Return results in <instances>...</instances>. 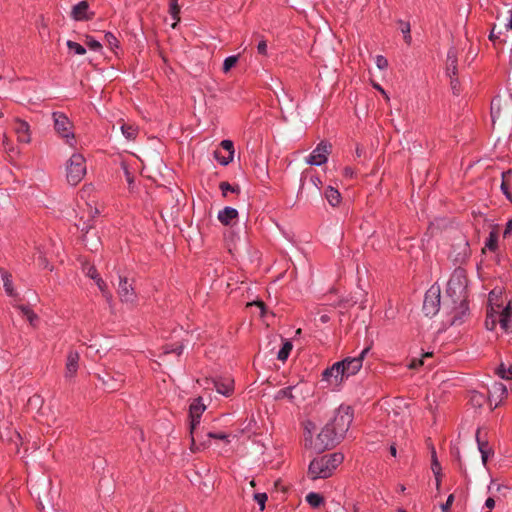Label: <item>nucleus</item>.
<instances>
[{
	"mask_svg": "<svg viewBox=\"0 0 512 512\" xmlns=\"http://www.w3.org/2000/svg\"><path fill=\"white\" fill-rule=\"evenodd\" d=\"M389 450H390V454H391L393 457H396V455H397V449H396V446H395L394 444H392V445L390 446V449H389Z\"/></svg>",
	"mask_w": 512,
	"mask_h": 512,
	"instance_id": "0e129e2a",
	"label": "nucleus"
},
{
	"mask_svg": "<svg viewBox=\"0 0 512 512\" xmlns=\"http://www.w3.org/2000/svg\"><path fill=\"white\" fill-rule=\"evenodd\" d=\"M93 12L89 10V3L87 1H80L72 7L71 17L76 21H86L92 19Z\"/></svg>",
	"mask_w": 512,
	"mask_h": 512,
	"instance_id": "4468645a",
	"label": "nucleus"
},
{
	"mask_svg": "<svg viewBox=\"0 0 512 512\" xmlns=\"http://www.w3.org/2000/svg\"><path fill=\"white\" fill-rule=\"evenodd\" d=\"M0 276L6 294L10 297H15L17 293L13 286L12 275L4 268H0Z\"/></svg>",
	"mask_w": 512,
	"mask_h": 512,
	"instance_id": "aec40b11",
	"label": "nucleus"
},
{
	"mask_svg": "<svg viewBox=\"0 0 512 512\" xmlns=\"http://www.w3.org/2000/svg\"><path fill=\"white\" fill-rule=\"evenodd\" d=\"M81 231L85 232V234L83 235V239H82L85 246L91 251H97L99 248V245H100L99 238L96 235H94V238L92 239V241H89V238H88L89 227L86 225H83V227L81 228Z\"/></svg>",
	"mask_w": 512,
	"mask_h": 512,
	"instance_id": "b1692460",
	"label": "nucleus"
},
{
	"mask_svg": "<svg viewBox=\"0 0 512 512\" xmlns=\"http://www.w3.org/2000/svg\"><path fill=\"white\" fill-rule=\"evenodd\" d=\"M299 390L298 385H291L287 386L283 389H280L277 391L275 395L276 400L287 398L291 403H295L297 396L294 392H297Z\"/></svg>",
	"mask_w": 512,
	"mask_h": 512,
	"instance_id": "4be33fe9",
	"label": "nucleus"
},
{
	"mask_svg": "<svg viewBox=\"0 0 512 512\" xmlns=\"http://www.w3.org/2000/svg\"><path fill=\"white\" fill-rule=\"evenodd\" d=\"M67 47L70 51H72L76 55H84L86 53V49L79 43L68 40Z\"/></svg>",
	"mask_w": 512,
	"mask_h": 512,
	"instance_id": "58836bf2",
	"label": "nucleus"
},
{
	"mask_svg": "<svg viewBox=\"0 0 512 512\" xmlns=\"http://www.w3.org/2000/svg\"><path fill=\"white\" fill-rule=\"evenodd\" d=\"M238 217V211L237 209L226 206L222 210L218 212L217 218L223 225H230L232 223V220L236 219Z\"/></svg>",
	"mask_w": 512,
	"mask_h": 512,
	"instance_id": "6ab92c4d",
	"label": "nucleus"
},
{
	"mask_svg": "<svg viewBox=\"0 0 512 512\" xmlns=\"http://www.w3.org/2000/svg\"><path fill=\"white\" fill-rule=\"evenodd\" d=\"M453 501H454V495L450 494L448 496L446 502L441 505L442 512H449Z\"/></svg>",
	"mask_w": 512,
	"mask_h": 512,
	"instance_id": "3c124183",
	"label": "nucleus"
},
{
	"mask_svg": "<svg viewBox=\"0 0 512 512\" xmlns=\"http://www.w3.org/2000/svg\"><path fill=\"white\" fill-rule=\"evenodd\" d=\"M80 355L75 350H70L66 357L64 378L67 382H72L79 369Z\"/></svg>",
	"mask_w": 512,
	"mask_h": 512,
	"instance_id": "f8f14e48",
	"label": "nucleus"
},
{
	"mask_svg": "<svg viewBox=\"0 0 512 512\" xmlns=\"http://www.w3.org/2000/svg\"><path fill=\"white\" fill-rule=\"evenodd\" d=\"M52 119L54 123L55 131L66 140V143L70 146H74L75 144V135L72 131V122L70 119L62 112H53Z\"/></svg>",
	"mask_w": 512,
	"mask_h": 512,
	"instance_id": "423d86ee",
	"label": "nucleus"
},
{
	"mask_svg": "<svg viewBox=\"0 0 512 512\" xmlns=\"http://www.w3.org/2000/svg\"><path fill=\"white\" fill-rule=\"evenodd\" d=\"M512 233V218L507 222L505 230H504V237Z\"/></svg>",
	"mask_w": 512,
	"mask_h": 512,
	"instance_id": "4d7b16f0",
	"label": "nucleus"
},
{
	"mask_svg": "<svg viewBox=\"0 0 512 512\" xmlns=\"http://www.w3.org/2000/svg\"><path fill=\"white\" fill-rule=\"evenodd\" d=\"M497 245H498L497 232L491 231L485 241V247L487 249H489L490 251H495L497 249Z\"/></svg>",
	"mask_w": 512,
	"mask_h": 512,
	"instance_id": "2f4dec72",
	"label": "nucleus"
},
{
	"mask_svg": "<svg viewBox=\"0 0 512 512\" xmlns=\"http://www.w3.org/2000/svg\"><path fill=\"white\" fill-rule=\"evenodd\" d=\"M239 55H230L226 57L223 61V72L227 73L229 72L238 62Z\"/></svg>",
	"mask_w": 512,
	"mask_h": 512,
	"instance_id": "72a5a7b5",
	"label": "nucleus"
},
{
	"mask_svg": "<svg viewBox=\"0 0 512 512\" xmlns=\"http://www.w3.org/2000/svg\"><path fill=\"white\" fill-rule=\"evenodd\" d=\"M206 437L208 439H218V440H225L229 442L228 438L229 435L223 432H207Z\"/></svg>",
	"mask_w": 512,
	"mask_h": 512,
	"instance_id": "c03bdc74",
	"label": "nucleus"
},
{
	"mask_svg": "<svg viewBox=\"0 0 512 512\" xmlns=\"http://www.w3.org/2000/svg\"><path fill=\"white\" fill-rule=\"evenodd\" d=\"M13 129L17 134L18 141L21 143L28 144L31 141L30 126L29 124L21 119H15Z\"/></svg>",
	"mask_w": 512,
	"mask_h": 512,
	"instance_id": "2eb2a0df",
	"label": "nucleus"
},
{
	"mask_svg": "<svg viewBox=\"0 0 512 512\" xmlns=\"http://www.w3.org/2000/svg\"><path fill=\"white\" fill-rule=\"evenodd\" d=\"M87 167L84 156L73 153L66 163V179L70 185L79 184L86 175Z\"/></svg>",
	"mask_w": 512,
	"mask_h": 512,
	"instance_id": "20e7f679",
	"label": "nucleus"
},
{
	"mask_svg": "<svg viewBox=\"0 0 512 512\" xmlns=\"http://www.w3.org/2000/svg\"><path fill=\"white\" fill-rule=\"evenodd\" d=\"M117 293L123 303L133 304L137 300L135 289L127 277L119 276Z\"/></svg>",
	"mask_w": 512,
	"mask_h": 512,
	"instance_id": "9b49d317",
	"label": "nucleus"
},
{
	"mask_svg": "<svg viewBox=\"0 0 512 512\" xmlns=\"http://www.w3.org/2000/svg\"><path fill=\"white\" fill-rule=\"evenodd\" d=\"M498 323V311L491 308L490 311L487 312L485 326L487 330L493 331Z\"/></svg>",
	"mask_w": 512,
	"mask_h": 512,
	"instance_id": "cd10ccee",
	"label": "nucleus"
},
{
	"mask_svg": "<svg viewBox=\"0 0 512 512\" xmlns=\"http://www.w3.org/2000/svg\"><path fill=\"white\" fill-rule=\"evenodd\" d=\"M22 314L27 318L31 325L38 319L37 315L27 306H20Z\"/></svg>",
	"mask_w": 512,
	"mask_h": 512,
	"instance_id": "a19ab883",
	"label": "nucleus"
},
{
	"mask_svg": "<svg viewBox=\"0 0 512 512\" xmlns=\"http://www.w3.org/2000/svg\"><path fill=\"white\" fill-rule=\"evenodd\" d=\"M254 500L260 506V509L263 510L267 501V495L265 493H256L254 494Z\"/></svg>",
	"mask_w": 512,
	"mask_h": 512,
	"instance_id": "49530a36",
	"label": "nucleus"
},
{
	"mask_svg": "<svg viewBox=\"0 0 512 512\" xmlns=\"http://www.w3.org/2000/svg\"><path fill=\"white\" fill-rule=\"evenodd\" d=\"M441 305V293L440 287L432 285L425 293L423 301V311L426 316H435L440 309Z\"/></svg>",
	"mask_w": 512,
	"mask_h": 512,
	"instance_id": "0eeeda50",
	"label": "nucleus"
},
{
	"mask_svg": "<svg viewBox=\"0 0 512 512\" xmlns=\"http://www.w3.org/2000/svg\"><path fill=\"white\" fill-rule=\"evenodd\" d=\"M331 145L326 141H321L315 149L309 154L306 163L313 166H321L328 161Z\"/></svg>",
	"mask_w": 512,
	"mask_h": 512,
	"instance_id": "9d476101",
	"label": "nucleus"
},
{
	"mask_svg": "<svg viewBox=\"0 0 512 512\" xmlns=\"http://www.w3.org/2000/svg\"><path fill=\"white\" fill-rule=\"evenodd\" d=\"M374 87L379 90L387 99H389V97L387 96L386 94V91L379 85V84H375Z\"/></svg>",
	"mask_w": 512,
	"mask_h": 512,
	"instance_id": "e2e57ef3",
	"label": "nucleus"
},
{
	"mask_svg": "<svg viewBox=\"0 0 512 512\" xmlns=\"http://www.w3.org/2000/svg\"><path fill=\"white\" fill-rule=\"evenodd\" d=\"M362 154H363V148L360 147V146H357V148H356V156L357 157H361Z\"/></svg>",
	"mask_w": 512,
	"mask_h": 512,
	"instance_id": "338daca9",
	"label": "nucleus"
},
{
	"mask_svg": "<svg viewBox=\"0 0 512 512\" xmlns=\"http://www.w3.org/2000/svg\"><path fill=\"white\" fill-rule=\"evenodd\" d=\"M257 51L259 54L266 56L267 55V43L264 39L260 40L257 45Z\"/></svg>",
	"mask_w": 512,
	"mask_h": 512,
	"instance_id": "603ef678",
	"label": "nucleus"
},
{
	"mask_svg": "<svg viewBox=\"0 0 512 512\" xmlns=\"http://www.w3.org/2000/svg\"><path fill=\"white\" fill-rule=\"evenodd\" d=\"M370 347L364 348L358 356L356 357H347L342 361H338V363H343V370L346 378L348 379L350 376L355 375L359 372V370L363 366V360L365 356L368 354Z\"/></svg>",
	"mask_w": 512,
	"mask_h": 512,
	"instance_id": "1a4fd4ad",
	"label": "nucleus"
},
{
	"mask_svg": "<svg viewBox=\"0 0 512 512\" xmlns=\"http://www.w3.org/2000/svg\"><path fill=\"white\" fill-rule=\"evenodd\" d=\"M86 44L92 51H99L102 47L101 43L93 37H87Z\"/></svg>",
	"mask_w": 512,
	"mask_h": 512,
	"instance_id": "a18cd8bd",
	"label": "nucleus"
},
{
	"mask_svg": "<svg viewBox=\"0 0 512 512\" xmlns=\"http://www.w3.org/2000/svg\"><path fill=\"white\" fill-rule=\"evenodd\" d=\"M180 12V7L178 5V0H170L169 3V13L174 20H178V14Z\"/></svg>",
	"mask_w": 512,
	"mask_h": 512,
	"instance_id": "37998d69",
	"label": "nucleus"
},
{
	"mask_svg": "<svg viewBox=\"0 0 512 512\" xmlns=\"http://www.w3.org/2000/svg\"><path fill=\"white\" fill-rule=\"evenodd\" d=\"M256 305L260 307L261 309V315H264V312H265V305L263 302H256Z\"/></svg>",
	"mask_w": 512,
	"mask_h": 512,
	"instance_id": "69168bd1",
	"label": "nucleus"
},
{
	"mask_svg": "<svg viewBox=\"0 0 512 512\" xmlns=\"http://www.w3.org/2000/svg\"><path fill=\"white\" fill-rule=\"evenodd\" d=\"M233 157L234 155H228L227 157H223V158H218V162L223 165V166H226L228 165L230 162L233 161Z\"/></svg>",
	"mask_w": 512,
	"mask_h": 512,
	"instance_id": "5fc2aeb1",
	"label": "nucleus"
},
{
	"mask_svg": "<svg viewBox=\"0 0 512 512\" xmlns=\"http://www.w3.org/2000/svg\"><path fill=\"white\" fill-rule=\"evenodd\" d=\"M206 406L203 404L201 398L195 399L189 408L190 416V436H192L193 444L196 445V441L199 437L198 426H200V419L202 413L205 411Z\"/></svg>",
	"mask_w": 512,
	"mask_h": 512,
	"instance_id": "6e6552de",
	"label": "nucleus"
},
{
	"mask_svg": "<svg viewBox=\"0 0 512 512\" xmlns=\"http://www.w3.org/2000/svg\"><path fill=\"white\" fill-rule=\"evenodd\" d=\"M306 501L312 508H318L324 503V498L319 493L310 492L306 495Z\"/></svg>",
	"mask_w": 512,
	"mask_h": 512,
	"instance_id": "c85d7f7f",
	"label": "nucleus"
},
{
	"mask_svg": "<svg viewBox=\"0 0 512 512\" xmlns=\"http://www.w3.org/2000/svg\"><path fill=\"white\" fill-rule=\"evenodd\" d=\"M431 470L435 476L436 489L439 490L441 485V465L437 459L436 451L434 449H432Z\"/></svg>",
	"mask_w": 512,
	"mask_h": 512,
	"instance_id": "5701e85b",
	"label": "nucleus"
},
{
	"mask_svg": "<svg viewBox=\"0 0 512 512\" xmlns=\"http://www.w3.org/2000/svg\"><path fill=\"white\" fill-rule=\"evenodd\" d=\"M497 103H499V99L494 98V99L492 100V103H491V113H492V117H493V118L495 117V116H494V107H495V105H496Z\"/></svg>",
	"mask_w": 512,
	"mask_h": 512,
	"instance_id": "680f3d73",
	"label": "nucleus"
},
{
	"mask_svg": "<svg viewBox=\"0 0 512 512\" xmlns=\"http://www.w3.org/2000/svg\"><path fill=\"white\" fill-rule=\"evenodd\" d=\"M489 402L494 407H498L502 400L507 396L508 389L506 385L501 382H494L488 390Z\"/></svg>",
	"mask_w": 512,
	"mask_h": 512,
	"instance_id": "ddd939ff",
	"label": "nucleus"
},
{
	"mask_svg": "<svg viewBox=\"0 0 512 512\" xmlns=\"http://www.w3.org/2000/svg\"><path fill=\"white\" fill-rule=\"evenodd\" d=\"M82 270L84 274L87 277L91 278L92 280L96 279L99 276L95 266L90 265L89 263L83 264Z\"/></svg>",
	"mask_w": 512,
	"mask_h": 512,
	"instance_id": "ea45409f",
	"label": "nucleus"
},
{
	"mask_svg": "<svg viewBox=\"0 0 512 512\" xmlns=\"http://www.w3.org/2000/svg\"><path fill=\"white\" fill-rule=\"evenodd\" d=\"M476 442L478 450L481 454L482 463L485 466L487 464L489 457L493 455V449L489 445V442L487 440L482 439L480 429H478L476 432Z\"/></svg>",
	"mask_w": 512,
	"mask_h": 512,
	"instance_id": "dca6fc26",
	"label": "nucleus"
},
{
	"mask_svg": "<svg viewBox=\"0 0 512 512\" xmlns=\"http://www.w3.org/2000/svg\"><path fill=\"white\" fill-rule=\"evenodd\" d=\"M310 182L311 184L314 186V188L316 189V191L318 193H320V185L322 184L320 178L318 176H311L310 177Z\"/></svg>",
	"mask_w": 512,
	"mask_h": 512,
	"instance_id": "864d4df0",
	"label": "nucleus"
},
{
	"mask_svg": "<svg viewBox=\"0 0 512 512\" xmlns=\"http://www.w3.org/2000/svg\"><path fill=\"white\" fill-rule=\"evenodd\" d=\"M121 132L122 134L124 135V137L128 140H133L135 139L136 135H137V129L133 126H130V125H126V124H123L121 127Z\"/></svg>",
	"mask_w": 512,
	"mask_h": 512,
	"instance_id": "e433bc0d",
	"label": "nucleus"
},
{
	"mask_svg": "<svg viewBox=\"0 0 512 512\" xmlns=\"http://www.w3.org/2000/svg\"><path fill=\"white\" fill-rule=\"evenodd\" d=\"M198 434H199V437L196 441V445L193 444V440L191 439V450L194 452L200 451L201 449L206 448L209 445L210 440H211L206 437V433H203V431H200L199 427H198Z\"/></svg>",
	"mask_w": 512,
	"mask_h": 512,
	"instance_id": "393cba45",
	"label": "nucleus"
},
{
	"mask_svg": "<svg viewBox=\"0 0 512 512\" xmlns=\"http://www.w3.org/2000/svg\"><path fill=\"white\" fill-rule=\"evenodd\" d=\"M292 348H293L292 343L288 340L285 341L283 343V346L281 347V349L278 351L277 359L280 361H286L290 355Z\"/></svg>",
	"mask_w": 512,
	"mask_h": 512,
	"instance_id": "7c9ffc66",
	"label": "nucleus"
},
{
	"mask_svg": "<svg viewBox=\"0 0 512 512\" xmlns=\"http://www.w3.org/2000/svg\"><path fill=\"white\" fill-rule=\"evenodd\" d=\"M104 39L111 50L119 48V41L112 32H106L104 35Z\"/></svg>",
	"mask_w": 512,
	"mask_h": 512,
	"instance_id": "4c0bfd02",
	"label": "nucleus"
},
{
	"mask_svg": "<svg viewBox=\"0 0 512 512\" xmlns=\"http://www.w3.org/2000/svg\"><path fill=\"white\" fill-rule=\"evenodd\" d=\"M37 254H38L39 265L42 268L52 270V267L49 266V263H48L46 257L44 256V253L39 248H38Z\"/></svg>",
	"mask_w": 512,
	"mask_h": 512,
	"instance_id": "8fccbe9b",
	"label": "nucleus"
},
{
	"mask_svg": "<svg viewBox=\"0 0 512 512\" xmlns=\"http://www.w3.org/2000/svg\"><path fill=\"white\" fill-rule=\"evenodd\" d=\"M342 453L336 452L313 459L308 467V474L312 480L330 477L334 470L343 462Z\"/></svg>",
	"mask_w": 512,
	"mask_h": 512,
	"instance_id": "7ed1b4c3",
	"label": "nucleus"
},
{
	"mask_svg": "<svg viewBox=\"0 0 512 512\" xmlns=\"http://www.w3.org/2000/svg\"><path fill=\"white\" fill-rule=\"evenodd\" d=\"M460 322H461V317L454 316L452 321H451V324L455 325V324L460 323Z\"/></svg>",
	"mask_w": 512,
	"mask_h": 512,
	"instance_id": "774afa93",
	"label": "nucleus"
},
{
	"mask_svg": "<svg viewBox=\"0 0 512 512\" xmlns=\"http://www.w3.org/2000/svg\"><path fill=\"white\" fill-rule=\"evenodd\" d=\"M100 380L102 381L103 385L105 386V388L108 391L117 390L120 387L121 382H123L121 375H118V378H116V379H114V378L105 379L104 377H100Z\"/></svg>",
	"mask_w": 512,
	"mask_h": 512,
	"instance_id": "bb28decb",
	"label": "nucleus"
},
{
	"mask_svg": "<svg viewBox=\"0 0 512 512\" xmlns=\"http://www.w3.org/2000/svg\"><path fill=\"white\" fill-rule=\"evenodd\" d=\"M354 170L351 167H345L344 168V175L346 177L352 178L354 176Z\"/></svg>",
	"mask_w": 512,
	"mask_h": 512,
	"instance_id": "bf43d9fd",
	"label": "nucleus"
},
{
	"mask_svg": "<svg viewBox=\"0 0 512 512\" xmlns=\"http://www.w3.org/2000/svg\"><path fill=\"white\" fill-rule=\"evenodd\" d=\"M94 281H95V284L97 285V287L99 288V290L102 292L103 296L107 300H110L112 298V295L108 291L106 282L100 277V275L96 279H94Z\"/></svg>",
	"mask_w": 512,
	"mask_h": 512,
	"instance_id": "f704fd0d",
	"label": "nucleus"
},
{
	"mask_svg": "<svg viewBox=\"0 0 512 512\" xmlns=\"http://www.w3.org/2000/svg\"><path fill=\"white\" fill-rule=\"evenodd\" d=\"M325 198L327 199L328 203L333 207L337 206L341 201V195L339 191L331 186H329L326 189Z\"/></svg>",
	"mask_w": 512,
	"mask_h": 512,
	"instance_id": "a878e982",
	"label": "nucleus"
},
{
	"mask_svg": "<svg viewBox=\"0 0 512 512\" xmlns=\"http://www.w3.org/2000/svg\"><path fill=\"white\" fill-rule=\"evenodd\" d=\"M447 296L453 304H459L463 314L468 311L467 298V276L462 268H456L450 276L446 289Z\"/></svg>",
	"mask_w": 512,
	"mask_h": 512,
	"instance_id": "f03ea898",
	"label": "nucleus"
},
{
	"mask_svg": "<svg viewBox=\"0 0 512 512\" xmlns=\"http://www.w3.org/2000/svg\"><path fill=\"white\" fill-rule=\"evenodd\" d=\"M509 19L507 21V23L505 24V27L507 30H512V8L509 10Z\"/></svg>",
	"mask_w": 512,
	"mask_h": 512,
	"instance_id": "052dcab7",
	"label": "nucleus"
},
{
	"mask_svg": "<svg viewBox=\"0 0 512 512\" xmlns=\"http://www.w3.org/2000/svg\"><path fill=\"white\" fill-rule=\"evenodd\" d=\"M375 63L380 70H384L388 67V60L382 55L376 56Z\"/></svg>",
	"mask_w": 512,
	"mask_h": 512,
	"instance_id": "09e8293b",
	"label": "nucleus"
},
{
	"mask_svg": "<svg viewBox=\"0 0 512 512\" xmlns=\"http://www.w3.org/2000/svg\"><path fill=\"white\" fill-rule=\"evenodd\" d=\"M220 145L229 155H234V144L231 140L224 139L221 141Z\"/></svg>",
	"mask_w": 512,
	"mask_h": 512,
	"instance_id": "de8ad7c7",
	"label": "nucleus"
},
{
	"mask_svg": "<svg viewBox=\"0 0 512 512\" xmlns=\"http://www.w3.org/2000/svg\"><path fill=\"white\" fill-rule=\"evenodd\" d=\"M447 62L446 73L450 78H453L457 74V52L453 47L447 52Z\"/></svg>",
	"mask_w": 512,
	"mask_h": 512,
	"instance_id": "412c9836",
	"label": "nucleus"
},
{
	"mask_svg": "<svg viewBox=\"0 0 512 512\" xmlns=\"http://www.w3.org/2000/svg\"><path fill=\"white\" fill-rule=\"evenodd\" d=\"M496 373L502 379H512V366L507 368L503 363H501L497 368Z\"/></svg>",
	"mask_w": 512,
	"mask_h": 512,
	"instance_id": "c9c22d12",
	"label": "nucleus"
},
{
	"mask_svg": "<svg viewBox=\"0 0 512 512\" xmlns=\"http://www.w3.org/2000/svg\"><path fill=\"white\" fill-rule=\"evenodd\" d=\"M398 24L400 26L404 41L410 45L412 42L410 23L400 19L398 20Z\"/></svg>",
	"mask_w": 512,
	"mask_h": 512,
	"instance_id": "c756f323",
	"label": "nucleus"
},
{
	"mask_svg": "<svg viewBox=\"0 0 512 512\" xmlns=\"http://www.w3.org/2000/svg\"><path fill=\"white\" fill-rule=\"evenodd\" d=\"M485 506L489 509H492L495 507V500L492 497H489L485 501Z\"/></svg>",
	"mask_w": 512,
	"mask_h": 512,
	"instance_id": "13d9d810",
	"label": "nucleus"
},
{
	"mask_svg": "<svg viewBox=\"0 0 512 512\" xmlns=\"http://www.w3.org/2000/svg\"><path fill=\"white\" fill-rule=\"evenodd\" d=\"M163 349H164L163 350L164 354L175 353L178 356H180L183 353L184 344L183 343H180V344H166L163 347Z\"/></svg>",
	"mask_w": 512,
	"mask_h": 512,
	"instance_id": "473e14b6",
	"label": "nucleus"
},
{
	"mask_svg": "<svg viewBox=\"0 0 512 512\" xmlns=\"http://www.w3.org/2000/svg\"><path fill=\"white\" fill-rule=\"evenodd\" d=\"M352 420V408L348 405H340L335 410L333 419L324 426L311 443L312 448L318 453L333 448L344 438Z\"/></svg>",
	"mask_w": 512,
	"mask_h": 512,
	"instance_id": "f257e3e1",
	"label": "nucleus"
},
{
	"mask_svg": "<svg viewBox=\"0 0 512 512\" xmlns=\"http://www.w3.org/2000/svg\"><path fill=\"white\" fill-rule=\"evenodd\" d=\"M501 190H502L503 194L506 196V198L509 199L510 201H512V195L509 192V189H508L507 185L505 184V182H502Z\"/></svg>",
	"mask_w": 512,
	"mask_h": 512,
	"instance_id": "6e6d98bb",
	"label": "nucleus"
},
{
	"mask_svg": "<svg viewBox=\"0 0 512 512\" xmlns=\"http://www.w3.org/2000/svg\"><path fill=\"white\" fill-rule=\"evenodd\" d=\"M498 323L504 332H509L512 326V306L508 303L501 311H498Z\"/></svg>",
	"mask_w": 512,
	"mask_h": 512,
	"instance_id": "f3484780",
	"label": "nucleus"
},
{
	"mask_svg": "<svg viewBox=\"0 0 512 512\" xmlns=\"http://www.w3.org/2000/svg\"><path fill=\"white\" fill-rule=\"evenodd\" d=\"M220 189L224 196L227 195L228 192L232 193H239L240 187L239 186H232L228 182H222L220 183Z\"/></svg>",
	"mask_w": 512,
	"mask_h": 512,
	"instance_id": "79ce46f5",
	"label": "nucleus"
},
{
	"mask_svg": "<svg viewBox=\"0 0 512 512\" xmlns=\"http://www.w3.org/2000/svg\"><path fill=\"white\" fill-rule=\"evenodd\" d=\"M214 387L216 389V391L223 395V396H230L233 392V389H234V381L229 378V377H225V378H218L216 380H214Z\"/></svg>",
	"mask_w": 512,
	"mask_h": 512,
	"instance_id": "a211bd4d",
	"label": "nucleus"
},
{
	"mask_svg": "<svg viewBox=\"0 0 512 512\" xmlns=\"http://www.w3.org/2000/svg\"><path fill=\"white\" fill-rule=\"evenodd\" d=\"M346 379L343 363L335 362L322 372L321 383H324L326 388L338 390Z\"/></svg>",
	"mask_w": 512,
	"mask_h": 512,
	"instance_id": "39448f33",
	"label": "nucleus"
}]
</instances>
